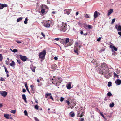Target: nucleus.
Returning a JSON list of instances; mask_svg holds the SVG:
<instances>
[{"label": "nucleus", "instance_id": "nucleus-53", "mask_svg": "<svg viewBox=\"0 0 121 121\" xmlns=\"http://www.w3.org/2000/svg\"><path fill=\"white\" fill-rule=\"evenodd\" d=\"M101 39V38L99 37V38H98V39H97V41H100Z\"/></svg>", "mask_w": 121, "mask_h": 121}, {"label": "nucleus", "instance_id": "nucleus-19", "mask_svg": "<svg viewBox=\"0 0 121 121\" xmlns=\"http://www.w3.org/2000/svg\"><path fill=\"white\" fill-rule=\"evenodd\" d=\"M65 39H62L60 41V42L63 44L64 46V43H65Z\"/></svg>", "mask_w": 121, "mask_h": 121}, {"label": "nucleus", "instance_id": "nucleus-33", "mask_svg": "<svg viewBox=\"0 0 121 121\" xmlns=\"http://www.w3.org/2000/svg\"><path fill=\"white\" fill-rule=\"evenodd\" d=\"M10 112L12 113L13 114H15V113L16 112V110H12L10 111Z\"/></svg>", "mask_w": 121, "mask_h": 121}, {"label": "nucleus", "instance_id": "nucleus-38", "mask_svg": "<svg viewBox=\"0 0 121 121\" xmlns=\"http://www.w3.org/2000/svg\"><path fill=\"white\" fill-rule=\"evenodd\" d=\"M17 51H18V50L17 49H14L12 51V52H14V53L17 52Z\"/></svg>", "mask_w": 121, "mask_h": 121}, {"label": "nucleus", "instance_id": "nucleus-14", "mask_svg": "<svg viewBox=\"0 0 121 121\" xmlns=\"http://www.w3.org/2000/svg\"><path fill=\"white\" fill-rule=\"evenodd\" d=\"M108 16H109L113 12V10L112 9H110L108 10Z\"/></svg>", "mask_w": 121, "mask_h": 121}, {"label": "nucleus", "instance_id": "nucleus-18", "mask_svg": "<svg viewBox=\"0 0 121 121\" xmlns=\"http://www.w3.org/2000/svg\"><path fill=\"white\" fill-rule=\"evenodd\" d=\"M15 63L13 61H12V63L10 64V65L11 66L13 67L15 65Z\"/></svg>", "mask_w": 121, "mask_h": 121}, {"label": "nucleus", "instance_id": "nucleus-51", "mask_svg": "<svg viewBox=\"0 0 121 121\" xmlns=\"http://www.w3.org/2000/svg\"><path fill=\"white\" fill-rule=\"evenodd\" d=\"M66 102L67 104L68 105H69L70 104V103L69 101L66 100Z\"/></svg>", "mask_w": 121, "mask_h": 121}, {"label": "nucleus", "instance_id": "nucleus-48", "mask_svg": "<svg viewBox=\"0 0 121 121\" xmlns=\"http://www.w3.org/2000/svg\"><path fill=\"white\" fill-rule=\"evenodd\" d=\"M34 89H31V93L33 94H34L35 93V91L34 90Z\"/></svg>", "mask_w": 121, "mask_h": 121}, {"label": "nucleus", "instance_id": "nucleus-23", "mask_svg": "<svg viewBox=\"0 0 121 121\" xmlns=\"http://www.w3.org/2000/svg\"><path fill=\"white\" fill-rule=\"evenodd\" d=\"M114 105V103L113 102L112 103H110L109 105L110 107L111 108L113 107Z\"/></svg>", "mask_w": 121, "mask_h": 121}, {"label": "nucleus", "instance_id": "nucleus-16", "mask_svg": "<svg viewBox=\"0 0 121 121\" xmlns=\"http://www.w3.org/2000/svg\"><path fill=\"white\" fill-rule=\"evenodd\" d=\"M110 47L112 49H113L115 51H116L117 50V49L114 46H113L112 45H110Z\"/></svg>", "mask_w": 121, "mask_h": 121}, {"label": "nucleus", "instance_id": "nucleus-30", "mask_svg": "<svg viewBox=\"0 0 121 121\" xmlns=\"http://www.w3.org/2000/svg\"><path fill=\"white\" fill-rule=\"evenodd\" d=\"M3 59V57L2 54L0 53V61H1Z\"/></svg>", "mask_w": 121, "mask_h": 121}, {"label": "nucleus", "instance_id": "nucleus-56", "mask_svg": "<svg viewBox=\"0 0 121 121\" xmlns=\"http://www.w3.org/2000/svg\"><path fill=\"white\" fill-rule=\"evenodd\" d=\"M25 86L26 89L28 88V87L27 86V83H26L25 85Z\"/></svg>", "mask_w": 121, "mask_h": 121}, {"label": "nucleus", "instance_id": "nucleus-44", "mask_svg": "<svg viewBox=\"0 0 121 121\" xmlns=\"http://www.w3.org/2000/svg\"><path fill=\"white\" fill-rule=\"evenodd\" d=\"M109 71L108 72V74L106 76H105V77H106V76H108V75L109 76H111V72L110 73H109Z\"/></svg>", "mask_w": 121, "mask_h": 121}, {"label": "nucleus", "instance_id": "nucleus-24", "mask_svg": "<svg viewBox=\"0 0 121 121\" xmlns=\"http://www.w3.org/2000/svg\"><path fill=\"white\" fill-rule=\"evenodd\" d=\"M22 17H21L17 19V22H19L20 21H21L22 19Z\"/></svg>", "mask_w": 121, "mask_h": 121}, {"label": "nucleus", "instance_id": "nucleus-58", "mask_svg": "<svg viewBox=\"0 0 121 121\" xmlns=\"http://www.w3.org/2000/svg\"><path fill=\"white\" fill-rule=\"evenodd\" d=\"M26 91V90L24 89H23L22 92H25Z\"/></svg>", "mask_w": 121, "mask_h": 121}, {"label": "nucleus", "instance_id": "nucleus-20", "mask_svg": "<svg viewBox=\"0 0 121 121\" xmlns=\"http://www.w3.org/2000/svg\"><path fill=\"white\" fill-rule=\"evenodd\" d=\"M51 93H46L45 95V98H48V96H50L51 95Z\"/></svg>", "mask_w": 121, "mask_h": 121}, {"label": "nucleus", "instance_id": "nucleus-10", "mask_svg": "<svg viewBox=\"0 0 121 121\" xmlns=\"http://www.w3.org/2000/svg\"><path fill=\"white\" fill-rule=\"evenodd\" d=\"M115 28L117 30V31H121V26L119 25L118 28V26L117 25H116L115 26Z\"/></svg>", "mask_w": 121, "mask_h": 121}, {"label": "nucleus", "instance_id": "nucleus-36", "mask_svg": "<svg viewBox=\"0 0 121 121\" xmlns=\"http://www.w3.org/2000/svg\"><path fill=\"white\" fill-rule=\"evenodd\" d=\"M35 108L37 110H38L39 109V106L38 105H36L35 106Z\"/></svg>", "mask_w": 121, "mask_h": 121}, {"label": "nucleus", "instance_id": "nucleus-11", "mask_svg": "<svg viewBox=\"0 0 121 121\" xmlns=\"http://www.w3.org/2000/svg\"><path fill=\"white\" fill-rule=\"evenodd\" d=\"M98 17V12L96 11H95L94 14V18L95 19Z\"/></svg>", "mask_w": 121, "mask_h": 121}, {"label": "nucleus", "instance_id": "nucleus-40", "mask_svg": "<svg viewBox=\"0 0 121 121\" xmlns=\"http://www.w3.org/2000/svg\"><path fill=\"white\" fill-rule=\"evenodd\" d=\"M17 61L18 63L19 64H20L21 63V62L20 60L17 59Z\"/></svg>", "mask_w": 121, "mask_h": 121}, {"label": "nucleus", "instance_id": "nucleus-49", "mask_svg": "<svg viewBox=\"0 0 121 121\" xmlns=\"http://www.w3.org/2000/svg\"><path fill=\"white\" fill-rule=\"evenodd\" d=\"M50 98L53 101H54L53 98V97H52V96H51V95L50 96Z\"/></svg>", "mask_w": 121, "mask_h": 121}, {"label": "nucleus", "instance_id": "nucleus-39", "mask_svg": "<svg viewBox=\"0 0 121 121\" xmlns=\"http://www.w3.org/2000/svg\"><path fill=\"white\" fill-rule=\"evenodd\" d=\"M85 17L86 18H90L89 16L87 14H86V15Z\"/></svg>", "mask_w": 121, "mask_h": 121}, {"label": "nucleus", "instance_id": "nucleus-31", "mask_svg": "<svg viewBox=\"0 0 121 121\" xmlns=\"http://www.w3.org/2000/svg\"><path fill=\"white\" fill-rule=\"evenodd\" d=\"M112 83L111 82H109L108 84V87H110L111 86Z\"/></svg>", "mask_w": 121, "mask_h": 121}, {"label": "nucleus", "instance_id": "nucleus-41", "mask_svg": "<svg viewBox=\"0 0 121 121\" xmlns=\"http://www.w3.org/2000/svg\"><path fill=\"white\" fill-rule=\"evenodd\" d=\"M35 67H33V68H31V70L33 72H35Z\"/></svg>", "mask_w": 121, "mask_h": 121}, {"label": "nucleus", "instance_id": "nucleus-6", "mask_svg": "<svg viewBox=\"0 0 121 121\" xmlns=\"http://www.w3.org/2000/svg\"><path fill=\"white\" fill-rule=\"evenodd\" d=\"M46 54V52L45 50H43V51L39 53V58L43 60L44 59V58Z\"/></svg>", "mask_w": 121, "mask_h": 121}, {"label": "nucleus", "instance_id": "nucleus-42", "mask_svg": "<svg viewBox=\"0 0 121 121\" xmlns=\"http://www.w3.org/2000/svg\"><path fill=\"white\" fill-rule=\"evenodd\" d=\"M25 115H28L27 112L26 110H25L24 112Z\"/></svg>", "mask_w": 121, "mask_h": 121}, {"label": "nucleus", "instance_id": "nucleus-61", "mask_svg": "<svg viewBox=\"0 0 121 121\" xmlns=\"http://www.w3.org/2000/svg\"><path fill=\"white\" fill-rule=\"evenodd\" d=\"M100 114L101 115V116L104 118V115L102 113H100Z\"/></svg>", "mask_w": 121, "mask_h": 121}, {"label": "nucleus", "instance_id": "nucleus-59", "mask_svg": "<svg viewBox=\"0 0 121 121\" xmlns=\"http://www.w3.org/2000/svg\"><path fill=\"white\" fill-rule=\"evenodd\" d=\"M79 43L78 42H76L75 43V44L76 46H78V45Z\"/></svg>", "mask_w": 121, "mask_h": 121}, {"label": "nucleus", "instance_id": "nucleus-34", "mask_svg": "<svg viewBox=\"0 0 121 121\" xmlns=\"http://www.w3.org/2000/svg\"><path fill=\"white\" fill-rule=\"evenodd\" d=\"M45 12V10L43 8L41 10V12L43 14Z\"/></svg>", "mask_w": 121, "mask_h": 121}, {"label": "nucleus", "instance_id": "nucleus-13", "mask_svg": "<svg viewBox=\"0 0 121 121\" xmlns=\"http://www.w3.org/2000/svg\"><path fill=\"white\" fill-rule=\"evenodd\" d=\"M71 82H69L67 84L66 86L67 89H70L71 88Z\"/></svg>", "mask_w": 121, "mask_h": 121}, {"label": "nucleus", "instance_id": "nucleus-25", "mask_svg": "<svg viewBox=\"0 0 121 121\" xmlns=\"http://www.w3.org/2000/svg\"><path fill=\"white\" fill-rule=\"evenodd\" d=\"M57 66V65L56 64H54L52 66V67L53 68V69L56 68Z\"/></svg>", "mask_w": 121, "mask_h": 121}, {"label": "nucleus", "instance_id": "nucleus-52", "mask_svg": "<svg viewBox=\"0 0 121 121\" xmlns=\"http://www.w3.org/2000/svg\"><path fill=\"white\" fill-rule=\"evenodd\" d=\"M64 99V98L62 97H61L60 98V101L61 102L63 101Z\"/></svg>", "mask_w": 121, "mask_h": 121}, {"label": "nucleus", "instance_id": "nucleus-50", "mask_svg": "<svg viewBox=\"0 0 121 121\" xmlns=\"http://www.w3.org/2000/svg\"><path fill=\"white\" fill-rule=\"evenodd\" d=\"M34 119L36 121H39V119L36 117H35Z\"/></svg>", "mask_w": 121, "mask_h": 121}, {"label": "nucleus", "instance_id": "nucleus-1", "mask_svg": "<svg viewBox=\"0 0 121 121\" xmlns=\"http://www.w3.org/2000/svg\"><path fill=\"white\" fill-rule=\"evenodd\" d=\"M101 68L99 71V73L100 74L106 76L107 75L109 70L107 64L105 63L102 64L101 65Z\"/></svg>", "mask_w": 121, "mask_h": 121}, {"label": "nucleus", "instance_id": "nucleus-37", "mask_svg": "<svg viewBox=\"0 0 121 121\" xmlns=\"http://www.w3.org/2000/svg\"><path fill=\"white\" fill-rule=\"evenodd\" d=\"M115 21V19L114 18V19H113L112 20V22H111V24H113L114 23Z\"/></svg>", "mask_w": 121, "mask_h": 121}, {"label": "nucleus", "instance_id": "nucleus-43", "mask_svg": "<svg viewBox=\"0 0 121 121\" xmlns=\"http://www.w3.org/2000/svg\"><path fill=\"white\" fill-rule=\"evenodd\" d=\"M30 87L31 88V89H34V86L33 85H31Z\"/></svg>", "mask_w": 121, "mask_h": 121}, {"label": "nucleus", "instance_id": "nucleus-26", "mask_svg": "<svg viewBox=\"0 0 121 121\" xmlns=\"http://www.w3.org/2000/svg\"><path fill=\"white\" fill-rule=\"evenodd\" d=\"M70 115L71 117H74L75 116V114L73 113H70Z\"/></svg>", "mask_w": 121, "mask_h": 121}, {"label": "nucleus", "instance_id": "nucleus-29", "mask_svg": "<svg viewBox=\"0 0 121 121\" xmlns=\"http://www.w3.org/2000/svg\"><path fill=\"white\" fill-rule=\"evenodd\" d=\"M114 74L115 78H118L119 75H117L115 72H114Z\"/></svg>", "mask_w": 121, "mask_h": 121}, {"label": "nucleus", "instance_id": "nucleus-12", "mask_svg": "<svg viewBox=\"0 0 121 121\" xmlns=\"http://www.w3.org/2000/svg\"><path fill=\"white\" fill-rule=\"evenodd\" d=\"M7 6V5L5 4H3L0 3V9H2L4 7H6Z\"/></svg>", "mask_w": 121, "mask_h": 121}, {"label": "nucleus", "instance_id": "nucleus-5", "mask_svg": "<svg viewBox=\"0 0 121 121\" xmlns=\"http://www.w3.org/2000/svg\"><path fill=\"white\" fill-rule=\"evenodd\" d=\"M52 21L51 20L44 21L43 22V23L44 26L47 28H49L52 24Z\"/></svg>", "mask_w": 121, "mask_h": 121}, {"label": "nucleus", "instance_id": "nucleus-28", "mask_svg": "<svg viewBox=\"0 0 121 121\" xmlns=\"http://www.w3.org/2000/svg\"><path fill=\"white\" fill-rule=\"evenodd\" d=\"M107 95L109 96H112V95L111 93L110 92H109L107 93Z\"/></svg>", "mask_w": 121, "mask_h": 121}, {"label": "nucleus", "instance_id": "nucleus-32", "mask_svg": "<svg viewBox=\"0 0 121 121\" xmlns=\"http://www.w3.org/2000/svg\"><path fill=\"white\" fill-rule=\"evenodd\" d=\"M87 26V27L89 29H91L92 28V27L91 26V25H88Z\"/></svg>", "mask_w": 121, "mask_h": 121}, {"label": "nucleus", "instance_id": "nucleus-17", "mask_svg": "<svg viewBox=\"0 0 121 121\" xmlns=\"http://www.w3.org/2000/svg\"><path fill=\"white\" fill-rule=\"evenodd\" d=\"M22 99L24 100L25 102H27L26 101V96L25 94H23L22 95Z\"/></svg>", "mask_w": 121, "mask_h": 121}, {"label": "nucleus", "instance_id": "nucleus-46", "mask_svg": "<svg viewBox=\"0 0 121 121\" xmlns=\"http://www.w3.org/2000/svg\"><path fill=\"white\" fill-rule=\"evenodd\" d=\"M9 63V61L8 60H6V64L7 65H8Z\"/></svg>", "mask_w": 121, "mask_h": 121}, {"label": "nucleus", "instance_id": "nucleus-47", "mask_svg": "<svg viewBox=\"0 0 121 121\" xmlns=\"http://www.w3.org/2000/svg\"><path fill=\"white\" fill-rule=\"evenodd\" d=\"M4 69L5 72L6 73H7L8 72V71H7V68L6 67H5Z\"/></svg>", "mask_w": 121, "mask_h": 121}, {"label": "nucleus", "instance_id": "nucleus-22", "mask_svg": "<svg viewBox=\"0 0 121 121\" xmlns=\"http://www.w3.org/2000/svg\"><path fill=\"white\" fill-rule=\"evenodd\" d=\"M4 117L6 118L9 119V115L7 114H5L4 115Z\"/></svg>", "mask_w": 121, "mask_h": 121}, {"label": "nucleus", "instance_id": "nucleus-62", "mask_svg": "<svg viewBox=\"0 0 121 121\" xmlns=\"http://www.w3.org/2000/svg\"><path fill=\"white\" fill-rule=\"evenodd\" d=\"M54 59L55 60H57L58 59V58L56 57H54Z\"/></svg>", "mask_w": 121, "mask_h": 121}, {"label": "nucleus", "instance_id": "nucleus-2", "mask_svg": "<svg viewBox=\"0 0 121 121\" xmlns=\"http://www.w3.org/2000/svg\"><path fill=\"white\" fill-rule=\"evenodd\" d=\"M53 79H52V82L54 84H55L56 86H58L61 83L62 80L61 78L59 77H56L54 76L53 77Z\"/></svg>", "mask_w": 121, "mask_h": 121}, {"label": "nucleus", "instance_id": "nucleus-63", "mask_svg": "<svg viewBox=\"0 0 121 121\" xmlns=\"http://www.w3.org/2000/svg\"><path fill=\"white\" fill-rule=\"evenodd\" d=\"M118 34L120 36H121V32H119L118 33Z\"/></svg>", "mask_w": 121, "mask_h": 121}, {"label": "nucleus", "instance_id": "nucleus-60", "mask_svg": "<svg viewBox=\"0 0 121 121\" xmlns=\"http://www.w3.org/2000/svg\"><path fill=\"white\" fill-rule=\"evenodd\" d=\"M91 62L92 63H95V60H93L92 61H91Z\"/></svg>", "mask_w": 121, "mask_h": 121}, {"label": "nucleus", "instance_id": "nucleus-27", "mask_svg": "<svg viewBox=\"0 0 121 121\" xmlns=\"http://www.w3.org/2000/svg\"><path fill=\"white\" fill-rule=\"evenodd\" d=\"M28 21V19L27 17H26L25 19V21H24V23L25 24H27V22Z\"/></svg>", "mask_w": 121, "mask_h": 121}, {"label": "nucleus", "instance_id": "nucleus-9", "mask_svg": "<svg viewBox=\"0 0 121 121\" xmlns=\"http://www.w3.org/2000/svg\"><path fill=\"white\" fill-rule=\"evenodd\" d=\"M0 94L3 97H5L7 95V93L6 91H0Z\"/></svg>", "mask_w": 121, "mask_h": 121}, {"label": "nucleus", "instance_id": "nucleus-3", "mask_svg": "<svg viewBox=\"0 0 121 121\" xmlns=\"http://www.w3.org/2000/svg\"><path fill=\"white\" fill-rule=\"evenodd\" d=\"M67 24L62 22L61 25L59 27L58 30L60 31L65 32L67 30Z\"/></svg>", "mask_w": 121, "mask_h": 121}, {"label": "nucleus", "instance_id": "nucleus-35", "mask_svg": "<svg viewBox=\"0 0 121 121\" xmlns=\"http://www.w3.org/2000/svg\"><path fill=\"white\" fill-rule=\"evenodd\" d=\"M84 114V112H83L81 113V115H80V116H79L80 117H83Z\"/></svg>", "mask_w": 121, "mask_h": 121}, {"label": "nucleus", "instance_id": "nucleus-45", "mask_svg": "<svg viewBox=\"0 0 121 121\" xmlns=\"http://www.w3.org/2000/svg\"><path fill=\"white\" fill-rule=\"evenodd\" d=\"M0 81H5V79L2 77H1L0 78Z\"/></svg>", "mask_w": 121, "mask_h": 121}, {"label": "nucleus", "instance_id": "nucleus-21", "mask_svg": "<svg viewBox=\"0 0 121 121\" xmlns=\"http://www.w3.org/2000/svg\"><path fill=\"white\" fill-rule=\"evenodd\" d=\"M74 52L76 53L77 55L78 54V49L77 48H75L74 49Z\"/></svg>", "mask_w": 121, "mask_h": 121}, {"label": "nucleus", "instance_id": "nucleus-57", "mask_svg": "<svg viewBox=\"0 0 121 121\" xmlns=\"http://www.w3.org/2000/svg\"><path fill=\"white\" fill-rule=\"evenodd\" d=\"M16 42L18 43H21V42L19 40L16 41Z\"/></svg>", "mask_w": 121, "mask_h": 121}, {"label": "nucleus", "instance_id": "nucleus-7", "mask_svg": "<svg viewBox=\"0 0 121 121\" xmlns=\"http://www.w3.org/2000/svg\"><path fill=\"white\" fill-rule=\"evenodd\" d=\"M19 56L20 58L23 61H26L27 59V57L25 56L20 55H19Z\"/></svg>", "mask_w": 121, "mask_h": 121}, {"label": "nucleus", "instance_id": "nucleus-8", "mask_svg": "<svg viewBox=\"0 0 121 121\" xmlns=\"http://www.w3.org/2000/svg\"><path fill=\"white\" fill-rule=\"evenodd\" d=\"M71 9H66L64 10V13L67 15L69 14L71 11H72Z\"/></svg>", "mask_w": 121, "mask_h": 121}, {"label": "nucleus", "instance_id": "nucleus-55", "mask_svg": "<svg viewBox=\"0 0 121 121\" xmlns=\"http://www.w3.org/2000/svg\"><path fill=\"white\" fill-rule=\"evenodd\" d=\"M54 39L55 40L58 41L59 40V39L58 38H55Z\"/></svg>", "mask_w": 121, "mask_h": 121}, {"label": "nucleus", "instance_id": "nucleus-15", "mask_svg": "<svg viewBox=\"0 0 121 121\" xmlns=\"http://www.w3.org/2000/svg\"><path fill=\"white\" fill-rule=\"evenodd\" d=\"M115 82L117 84L119 85L121 84V80L119 79H117L115 81Z\"/></svg>", "mask_w": 121, "mask_h": 121}, {"label": "nucleus", "instance_id": "nucleus-4", "mask_svg": "<svg viewBox=\"0 0 121 121\" xmlns=\"http://www.w3.org/2000/svg\"><path fill=\"white\" fill-rule=\"evenodd\" d=\"M65 43H64V46L67 47L68 46L71 45L73 42V41L71 39L69 40V39L67 38H65Z\"/></svg>", "mask_w": 121, "mask_h": 121}, {"label": "nucleus", "instance_id": "nucleus-54", "mask_svg": "<svg viewBox=\"0 0 121 121\" xmlns=\"http://www.w3.org/2000/svg\"><path fill=\"white\" fill-rule=\"evenodd\" d=\"M41 34L42 36H43V37H45V35L44 34V33L43 32H42L41 33Z\"/></svg>", "mask_w": 121, "mask_h": 121}, {"label": "nucleus", "instance_id": "nucleus-64", "mask_svg": "<svg viewBox=\"0 0 121 121\" xmlns=\"http://www.w3.org/2000/svg\"><path fill=\"white\" fill-rule=\"evenodd\" d=\"M80 120L81 121H83L84 120V119L83 118H81Z\"/></svg>", "mask_w": 121, "mask_h": 121}]
</instances>
